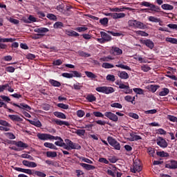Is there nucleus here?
I'll list each match as a JSON object with an SVG mask.
<instances>
[{"mask_svg":"<svg viewBox=\"0 0 177 177\" xmlns=\"http://www.w3.org/2000/svg\"><path fill=\"white\" fill-rule=\"evenodd\" d=\"M128 26L129 27H131V28H138L139 30H145V28H147V26H146L145 24L135 19L129 20Z\"/></svg>","mask_w":177,"mask_h":177,"instance_id":"f257e3e1","label":"nucleus"},{"mask_svg":"<svg viewBox=\"0 0 177 177\" xmlns=\"http://www.w3.org/2000/svg\"><path fill=\"white\" fill-rule=\"evenodd\" d=\"M37 136L40 140H57V138L48 133H39L37 134Z\"/></svg>","mask_w":177,"mask_h":177,"instance_id":"f03ea898","label":"nucleus"},{"mask_svg":"<svg viewBox=\"0 0 177 177\" xmlns=\"http://www.w3.org/2000/svg\"><path fill=\"white\" fill-rule=\"evenodd\" d=\"M97 92H100L101 93H105L106 95H109V93H113L114 92V88L110 86H100L95 88Z\"/></svg>","mask_w":177,"mask_h":177,"instance_id":"7ed1b4c3","label":"nucleus"},{"mask_svg":"<svg viewBox=\"0 0 177 177\" xmlns=\"http://www.w3.org/2000/svg\"><path fill=\"white\" fill-rule=\"evenodd\" d=\"M101 38L97 39L100 44H104L105 42H110L111 41V36L106 33V32H100Z\"/></svg>","mask_w":177,"mask_h":177,"instance_id":"20e7f679","label":"nucleus"},{"mask_svg":"<svg viewBox=\"0 0 177 177\" xmlns=\"http://www.w3.org/2000/svg\"><path fill=\"white\" fill-rule=\"evenodd\" d=\"M107 140L109 144L112 146L115 150H121V145L113 137H108Z\"/></svg>","mask_w":177,"mask_h":177,"instance_id":"39448f33","label":"nucleus"},{"mask_svg":"<svg viewBox=\"0 0 177 177\" xmlns=\"http://www.w3.org/2000/svg\"><path fill=\"white\" fill-rule=\"evenodd\" d=\"M142 171V164L140 160H135L133 166L131 167V172L136 174V172H140Z\"/></svg>","mask_w":177,"mask_h":177,"instance_id":"423d86ee","label":"nucleus"},{"mask_svg":"<svg viewBox=\"0 0 177 177\" xmlns=\"http://www.w3.org/2000/svg\"><path fill=\"white\" fill-rule=\"evenodd\" d=\"M156 143L158 146H160V147H162V149L168 147V142H167V140L162 137H158L156 139Z\"/></svg>","mask_w":177,"mask_h":177,"instance_id":"0eeeda50","label":"nucleus"},{"mask_svg":"<svg viewBox=\"0 0 177 177\" xmlns=\"http://www.w3.org/2000/svg\"><path fill=\"white\" fill-rule=\"evenodd\" d=\"M104 16H111V17H113L115 19H124L125 17V13L120 12V13H104Z\"/></svg>","mask_w":177,"mask_h":177,"instance_id":"6e6552de","label":"nucleus"},{"mask_svg":"<svg viewBox=\"0 0 177 177\" xmlns=\"http://www.w3.org/2000/svg\"><path fill=\"white\" fill-rule=\"evenodd\" d=\"M104 115L109 118V120H111V121H113V122H117L118 121V116L112 112H105Z\"/></svg>","mask_w":177,"mask_h":177,"instance_id":"1a4fd4ad","label":"nucleus"},{"mask_svg":"<svg viewBox=\"0 0 177 177\" xmlns=\"http://www.w3.org/2000/svg\"><path fill=\"white\" fill-rule=\"evenodd\" d=\"M12 105L15 106V107H19V109H22L23 110H26V111H30V110H31V106H28V104H27L21 103L19 105L16 103H13Z\"/></svg>","mask_w":177,"mask_h":177,"instance_id":"9d476101","label":"nucleus"},{"mask_svg":"<svg viewBox=\"0 0 177 177\" xmlns=\"http://www.w3.org/2000/svg\"><path fill=\"white\" fill-rule=\"evenodd\" d=\"M166 168H169V169H176L177 168V161L170 160L165 164Z\"/></svg>","mask_w":177,"mask_h":177,"instance_id":"9b49d317","label":"nucleus"},{"mask_svg":"<svg viewBox=\"0 0 177 177\" xmlns=\"http://www.w3.org/2000/svg\"><path fill=\"white\" fill-rule=\"evenodd\" d=\"M118 77L120 78V80H128L129 78V75L126 71H119L117 73Z\"/></svg>","mask_w":177,"mask_h":177,"instance_id":"f8f14e48","label":"nucleus"},{"mask_svg":"<svg viewBox=\"0 0 177 177\" xmlns=\"http://www.w3.org/2000/svg\"><path fill=\"white\" fill-rule=\"evenodd\" d=\"M6 89L8 91V92H15V89L12 88L9 84H6L4 85H1L0 86V92H3V91H6Z\"/></svg>","mask_w":177,"mask_h":177,"instance_id":"ddd939ff","label":"nucleus"},{"mask_svg":"<svg viewBox=\"0 0 177 177\" xmlns=\"http://www.w3.org/2000/svg\"><path fill=\"white\" fill-rule=\"evenodd\" d=\"M22 164L25 167H28V168H35V167H37V163H35V162H30L28 160H23Z\"/></svg>","mask_w":177,"mask_h":177,"instance_id":"4468645a","label":"nucleus"},{"mask_svg":"<svg viewBox=\"0 0 177 177\" xmlns=\"http://www.w3.org/2000/svg\"><path fill=\"white\" fill-rule=\"evenodd\" d=\"M65 143L68 145V147L70 149V150H74L77 149V145L68 139L65 140Z\"/></svg>","mask_w":177,"mask_h":177,"instance_id":"2eb2a0df","label":"nucleus"},{"mask_svg":"<svg viewBox=\"0 0 177 177\" xmlns=\"http://www.w3.org/2000/svg\"><path fill=\"white\" fill-rule=\"evenodd\" d=\"M8 118H10V120H11V121L17 122H21V121H23V119L17 115H8Z\"/></svg>","mask_w":177,"mask_h":177,"instance_id":"dca6fc26","label":"nucleus"},{"mask_svg":"<svg viewBox=\"0 0 177 177\" xmlns=\"http://www.w3.org/2000/svg\"><path fill=\"white\" fill-rule=\"evenodd\" d=\"M142 44L149 48V49H153L154 48V42L151 39H145L142 41Z\"/></svg>","mask_w":177,"mask_h":177,"instance_id":"f3484780","label":"nucleus"},{"mask_svg":"<svg viewBox=\"0 0 177 177\" xmlns=\"http://www.w3.org/2000/svg\"><path fill=\"white\" fill-rule=\"evenodd\" d=\"M28 121L30 122V124H31V125H34L37 128H41V127H42V123H41V122L39 120H28Z\"/></svg>","mask_w":177,"mask_h":177,"instance_id":"a211bd4d","label":"nucleus"},{"mask_svg":"<svg viewBox=\"0 0 177 177\" xmlns=\"http://www.w3.org/2000/svg\"><path fill=\"white\" fill-rule=\"evenodd\" d=\"M147 19L149 21H151V23H161V19L157 17L149 16Z\"/></svg>","mask_w":177,"mask_h":177,"instance_id":"6ab92c4d","label":"nucleus"},{"mask_svg":"<svg viewBox=\"0 0 177 177\" xmlns=\"http://www.w3.org/2000/svg\"><path fill=\"white\" fill-rule=\"evenodd\" d=\"M115 67L118 68H122V70H127V71H132V68L129 67L128 65H124L123 64H116Z\"/></svg>","mask_w":177,"mask_h":177,"instance_id":"aec40b11","label":"nucleus"},{"mask_svg":"<svg viewBox=\"0 0 177 177\" xmlns=\"http://www.w3.org/2000/svg\"><path fill=\"white\" fill-rule=\"evenodd\" d=\"M80 166L86 169L87 171H91L92 169H95V166L91 165H88L86 163H80Z\"/></svg>","mask_w":177,"mask_h":177,"instance_id":"412c9836","label":"nucleus"},{"mask_svg":"<svg viewBox=\"0 0 177 177\" xmlns=\"http://www.w3.org/2000/svg\"><path fill=\"white\" fill-rule=\"evenodd\" d=\"M15 146H17V147H21V149H27V147H28V145H27L21 141L16 142Z\"/></svg>","mask_w":177,"mask_h":177,"instance_id":"4be33fe9","label":"nucleus"},{"mask_svg":"<svg viewBox=\"0 0 177 177\" xmlns=\"http://www.w3.org/2000/svg\"><path fill=\"white\" fill-rule=\"evenodd\" d=\"M66 34L68 37H80V34L74 30H66Z\"/></svg>","mask_w":177,"mask_h":177,"instance_id":"5701e85b","label":"nucleus"},{"mask_svg":"<svg viewBox=\"0 0 177 177\" xmlns=\"http://www.w3.org/2000/svg\"><path fill=\"white\" fill-rule=\"evenodd\" d=\"M49 83L50 84V85H52V86H55L57 88L62 86V83L55 80H50Z\"/></svg>","mask_w":177,"mask_h":177,"instance_id":"b1692460","label":"nucleus"},{"mask_svg":"<svg viewBox=\"0 0 177 177\" xmlns=\"http://www.w3.org/2000/svg\"><path fill=\"white\" fill-rule=\"evenodd\" d=\"M54 122H55V124H57V125H66V127H68V125H70V123H68V122L60 120L58 119H55Z\"/></svg>","mask_w":177,"mask_h":177,"instance_id":"393cba45","label":"nucleus"},{"mask_svg":"<svg viewBox=\"0 0 177 177\" xmlns=\"http://www.w3.org/2000/svg\"><path fill=\"white\" fill-rule=\"evenodd\" d=\"M161 8L163 9V10H174V6H171L168 3L162 4Z\"/></svg>","mask_w":177,"mask_h":177,"instance_id":"a878e982","label":"nucleus"},{"mask_svg":"<svg viewBox=\"0 0 177 177\" xmlns=\"http://www.w3.org/2000/svg\"><path fill=\"white\" fill-rule=\"evenodd\" d=\"M75 31H77L78 32H84V31H86L88 30V26L86 25H83L80 27H77L75 28Z\"/></svg>","mask_w":177,"mask_h":177,"instance_id":"bb28decb","label":"nucleus"},{"mask_svg":"<svg viewBox=\"0 0 177 177\" xmlns=\"http://www.w3.org/2000/svg\"><path fill=\"white\" fill-rule=\"evenodd\" d=\"M84 73L86 75V77H88V78H91V80H95V79L97 78V76L92 72L85 71Z\"/></svg>","mask_w":177,"mask_h":177,"instance_id":"cd10ccee","label":"nucleus"},{"mask_svg":"<svg viewBox=\"0 0 177 177\" xmlns=\"http://www.w3.org/2000/svg\"><path fill=\"white\" fill-rule=\"evenodd\" d=\"M130 136L131 137L129 138V140L131 142H133L134 140H140V139H142V137L138 135H135L133 133H131Z\"/></svg>","mask_w":177,"mask_h":177,"instance_id":"c85d7f7f","label":"nucleus"},{"mask_svg":"<svg viewBox=\"0 0 177 177\" xmlns=\"http://www.w3.org/2000/svg\"><path fill=\"white\" fill-rule=\"evenodd\" d=\"M158 88H160V86L153 84L147 86V89H149V91L151 92H153V93H154V92H156Z\"/></svg>","mask_w":177,"mask_h":177,"instance_id":"c756f323","label":"nucleus"},{"mask_svg":"<svg viewBox=\"0 0 177 177\" xmlns=\"http://www.w3.org/2000/svg\"><path fill=\"white\" fill-rule=\"evenodd\" d=\"M55 138H57V140L58 139V140L55 142V145H56V146H59V147L64 146V141H63V139H62V138L57 136Z\"/></svg>","mask_w":177,"mask_h":177,"instance_id":"7c9ffc66","label":"nucleus"},{"mask_svg":"<svg viewBox=\"0 0 177 177\" xmlns=\"http://www.w3.org/2000/svg\"><path fill=\"white\" fill-rule=\"evenodd\" d=\"M54 115L57 117V118H61L62 120H66V115L61 112H54Z\"/></svg>","mask_w":177,"mask_h":177,"instance_id":"2f4dec72","label":"nucleus"},{"mask_svg":"<svg viewBox=\"0 0 177 177\" xmlns=\"http://www.w3.org/2000/svg\"><path fill=\"white\" fill-rule=\"evenodd\" d=\"M134 32L136 35H139L140 37H147L149 35V33L143 30H135Z\"/></svg>","mask_w":177,"mask_h":177,"instance_id":"473e14b6","label":"nucleus"},{"mask_svg":"<svg viewBox=\"0 0 177 177\" xmlns=\"http://www.w3.org/2000/svg\"><path fill=\"white\" fill-rule=\"evenodd\" d=\"M112 49L115 53L116 56H120V55H122V50L118 47H112Z\"/></svg>","mask_w":177,"mask_h":177,"instance_id":"72a5a7b5","label":"nucleus"},{"mask_svg":"<svg viewBox=\"0 0 177 177\" xmlns=\"http://www.w3.org/2000/svg\"><path fill=\"white\" fill-rule=\"evenodd\" d=\"M44 145L45 147H48V149H52L53 150H57V147L50 142H45Z\"/></svg>","mask_w":177,"mask_h":177,"instance_id":"f704fd0d","label":"nucleus"},{"mask_svg":"<svg viewBox=\"0 0 177 177\" xmlns=\"http://www.w3.org/2000/svg\"><path fill=\"white\" fill-rule=\"evenodd\" d=\"M169 93V89L163 88L160 92H159V96H167Z\"/></svg>","mask_w":177,"mask_h":177,"instance_id":"c9c22d12","label":"nucleus"},{"mask_svg":"<svg viewBox=\"0 0 177 177\" xmlns=\"http://www.w3.org/2000/svg\"><path fill=\"white\" fill-rule=\"evenodd\" d=\"M86 99V100H88V102H96V97H95L93 94L87 95Z\"/></svg>","mask_w":177,"mask_h":177,"instance_id":"e433bc0d","label":"nucleus"},{"mask_svg":"<svg viewBox=\"0 0 177 177\" xmlns=\"http://www.w3.org/2000/svg\"><path fill=\"white\" fill-rule=\"evenodd\" d=\"M35 32H48L49 29L46 28H35L34 30Z\"/></svg>","mask_w":177,"mask_h":177,"instance_id":"4c0bfd02","label":"nucleus"},{"mask_svg":"<svg viewBox=\"0 0 177 177\" xmlns=\"http://www.w3.org/2000/svg\"><path fill=\"white\" fill-rule=\"evenodd\" d=\"M124 9H125V8H109L110 12H115L116 13H120V12H124Z\"/></svg>","mask_w":177,"mask_h":177,"instance_id":"58836bf2","label":"nucleus"},{"mask_svg":"<svg viewBox=\"0 0 177 177\" xmlns=\"http://www.w3.org/2000/svg\"><path fill=\"white\" fill-rule=\"evenodd\" d=\"M124 100L126 102H129L130 103H132V104H135L133 102H135V96L132 97L131 95H127L124 97Z\"/></svg>","mask_w":177,"mask_h":177,"instance_id":"ea45409f","label":"nucleus"},{"mask_svg":"<svg viewBox=\"0 0 177 177\" xmlns=\"http://www.w3.org/2000/svg\"><path fill=\"white\" fill-rule=\"evenodd\" d=\"M115 84L119 86L120 89H125L126 88H128V85L124 84L122 82L118 80L115 82Z\"/></svg>","mask_w":177,"mask_h":177,"instance_id":"a19ab883","label":"nucleus"},{"mask_svg":"<svg viewBox=\"0 0 177 177\" xmlns=\"http://www.w3.org/2000/svg\"><path fill=\"white\" fill-rule=\"evenodd\" d=\"M141 70L142 71H144V73H147V71H150V70H151V68H150V66L147 64H143L141 66Z\"/></svg>","mask_w":177,"mask_h":177,"instance_id":"79ce46f5","label":"nucleus"},{"mask_svg":"<svg viewBox=\"0 0 177 177\" xmlns=\"http://www.w3.org/2000/svg\"><path fill=\"white\" fill-rule=\"evenodd\" d=\"M46 156L48 158H54L55 157H57V153L56 151H47Z\"/></svg>","mask_w":177,"mask_h":177,"instance_id":"37998d69","label":"nucleus"},{"mask_svg":"<svg viewBox=\"0 0 177 177\" xmlns=\"http://www.w3.org/2000/svg\"><path fill=\"white\" fill-rule=\"evenodd\" d=\"M149 8H151V10H152V12H158L160 10V7H158L153 3H151V6H149Z\"/></svg>","mask_w":177,"mask_h":177,"instance_id":"c03bdc74","label":"nucleus"},{"mask_svg":"<svg viewBox=\"0 0 177 177\" xmlns=\"http://www.w3.org/2000/svg\"><path fill=\"white\" fill-rule=\"evenodd\" d=\"M0 125H2L3 127H6L8 128H12V125L9 122L3 120H0Z\"/></svg>","mask_w":177,"mask_h":177,"instance_id":"a18cd8bd","label":"nucleus"},{"mask_svg":"<svg viewBox=\"0 0 177 177\" xmlns=\"http://www.w3.org/2000/svg\"><path fill=\"white\" fill-rule=\"evenodd\" d=\"M133 92H135L136 93H137V95H144L145 93V91L142 88H133Z\"/></svg>","mask_w":177,"mask_h":177,"instance_id":"49530a36","label":"nucleus"},{"mask_svg":"<svg viewBox=\"0 0 177 177\" xmlns=\"http://www.w3.org/2000/svg\"><path fill=\"white\" fill-rule=\"evenodd\" d=\"M85 130L84 129H77L75 131V133L78 136H85Z\"/></svg>","mask_w":177,"mask_h":177,"instance_id":"de8ad7c7","label":"nucleus"},{"mask_svg":"<svg viewBox=\"0 0 177 177\" xmlns=\"http://www.w3.org/2000/svg\"><path fill=\"white\" fill-rule=\"evenodd\" d=\"M71 74L73 75V78H74V77H76V78H81V77H82V75L81 74V73L77 71H72Z\"/></svg>","mask_w":177,"mask_h":177,"instance_id":"09e8293b","label":"nucleus"},{"mask_svg":"<svg viewBox=\"0 0 177 177\" xmlns=\"http://www.w3.org/2000/svg\"><path fill=\"white\" fill-rule=\"evenodd\" d=\"M165 41L167 42H170V44H177V39L172 37H167Z\"/></svg>","mask_w":177,"mask_h":177,"instance_id":"8fccbe9b","label":"nucleus"},{"mask_svg":"<svg viewBox=\"0 0 177 177\" xmlns=\"http://www.w3.org/2000/svg\"><path fill=\"white\" fill-rule=\"evenodd\" d=\"M102 67H103V68H114V65L105 62L102 64Z\"/></svg>","mask_w":177,"mask_h":177,"instance_id":"3c124183","label":"nucleus"},{"mask_svg":"<svg viewBox=\"0 0 177 177\" xmlns=\"http://www.w3.org/2000/svg\"><path fill=\"white\" fill-rule=\"evenodd\" d=\"M111 107H114L115 109H122V104L118 102H114L111 104Z\"/></svg>","mask_w":177,"mask_h":177,"instance_id":"603ef678","label":"nucleus"},{"mask_svg":"<svg viewBox=\"0 0 177 177\" xmlns=\"http://www.w3.org/2000/svg\"><path fill=\"white\" fill-rule=\"evenodd\" d=\"M106 81L114 82L115 81V76H114V75H108L106 76Z\"/></svg>","mask_w":177,"mask_h":177,"instance_id":"864d4df0","label":"nucleus"},{"mask_svg":"<svg viewBox=\"0 0 177 177\" xmlns=\"http://www.w3.org/2000/svg\"><path fill=\"white\" fill-rule=\"evenodd\" d=\"M110 60H113V57L111 56L102 57L100 59V62H109Z\"/></svg>","mask_w":177,"mask_h":177,"instance_id":"5fc2aeb1","label":"nucleus"},{"mask_svg":"<svg viewBox=\"0 0 177 177\" xmlns=\"http://www.w3.org/2000/svg\"><path fill=\"white\" fill-rule=\"evenodd\" d=\"M167 120H170L171 122H177V118L174 115H168Z\"/></svg>","mask_w":177,"mask_h":177,"instance_id":"6e6d98bb","label":"nucleus"},{"mask_svg":"<svg viewBox=\"0 0 177 177\" xmlns=\"http://www.w3.org/2000/svg\"><path fill=\"white\" fill-rule=\"evenodd\" d=\"M76 114H77V117H79V118H82V117H84V115H85V111H84L82 110H78L76 112Z\"/></svg>","mask_w":177,"mask_h":177,"instance_id":"4d7b16f0","label":"nucleus"},{"mask_svg":"<svg viewBox=\"0 0 177 177\" xmlns=\"http://www.w3.org/2000/svg\"><path fill=\"white\" fill-rule=\"evenodd\" d=\"M57 107H59L60 109H64V110H68V105L66 104H57Z\"/></svg>","mask_w":177,"mask_h":177,"instance_id":"13d9d810","label":"nucleus"},{"mask_svg":"<svg viewBox=\"0 0 177 177\" xmlns=\"http://www.w3.org/2000/svg\"><path fill=\"white\" fill-rule=\"evenodd\" d=\"M157 135H167V131L163 129H158L156 130Z\"/></svg>","mask_w":177,"mask_h":177,"instance_id":"bf43d9fd","label":"nucleus"},{"mask_svg":"<svg viewBox=\"0 0 177 177\" xmlns=\"http://www.w3.org/2000/svg\"><path fill=\"white\" fill-rule=\"evenodd\" d=\"M100 24L102 26H106V24H109V19L108 18H103L100 20Z\"/></svg>","mask_w":177,"mask_h":177,"instance_id":"052dcab7","label":"nucleus"},{"mask_svg":"<svg viewBox=\"0 0 177 177\" xmlns=\"http://www.w3.org/2000/svg\"><path fill=\"white\" fill-rule=\"evenodd\" d=\"M157 156H159V157H168V153L165 151H158Z\"/></svg>","mask_w":177,"mask_h":177,"instance_id":"680f3d73","label":"nucleus"},{"mask_svg":"<svg viewBox=\"0 0 177 177\" xmlns=\"http://www.w3.org/2000/svg\"><path fill=\"white\" fill-rule=\"evenodd\" d=\"M15 41H16V39H13V38L2 39L1 38V42H15Z\"/></svg>","mask_w":177,"mask_h":177,"instance_id":"e2e57ef3","label":"nucleus"},{"mask_svg":"<svg viewBox=\"0 0 177 177\" xmlns=\"http://www.w3.org/2000/svg\"><path fill=\"white\" fill-rule=\"evenodd\" d=\"M5 135L8 139H16V136L12 133H6Z\"/></svg>","mask_w":177,"mask_h":177,"instance_id":"0e129e2a","label":"nucleus"},{"mask_svg":"<svg viewBox=\"0 0 177 177\" xmlns=\"http://www.w3.org/2000/svg\"><path fill=\"white\" fill-rule=\"evenodd\" d=\"M116 170H117L116 168H114L113 170H110V169H109V170L107 171V174H108V175H111V176L114 177V176H115V171H116Z\"/></svg>","mask_w":177,"mask_h":177,"instance_id":"69168bd1","label":"nucleus"},{"mask_svg":"<svg viewBox=\"0 0 177 177\" xmlns=\"http://www.w3.org/2000/svg\"><path fill=\"white\" fill-rule=\"evenodd\" d=\"M82 88V85H81L80 83H75L73 84V88L75 89V91H80Z\"/></svg>","mask_w":177,"mask_h":177,"instance_id":"338daca9","label":"nucleus"},{"mask_svg":"<svg viewBox=\"0 0 177 177\" xmlns=\"http://www.w3.org/2000/svg\"><path fill=\"white\" fill-rule=\"evenodd\" d=\"M35 175L39 177H46V174L42 171H35Z\"/></svg>","mask_w":177,"mask_h":177,"instance_id":"774afa93","label":"nucleus"}]
</instances>
